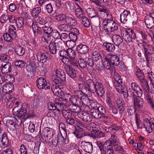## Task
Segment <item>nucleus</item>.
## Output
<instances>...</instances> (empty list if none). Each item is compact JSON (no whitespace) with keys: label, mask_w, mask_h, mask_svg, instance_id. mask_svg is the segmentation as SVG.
<instances>
[{"label":"nucleus","mask_w":154,"mask_h":154,"mask_svg":"<svg viewBox=\"0 0 154 154\" xmlns=\"http://www.w3.org/2000/svg\"><path fill=\"white\" fill-rule=\"evenodd\" d=\"M73 133L77 138H81L83 137V130L81 129H79L78 130H76L73 132Z\"/></svg>","instance_id":"13d9d810"},{"label":"nucleus","mask_w":154,"mask_h":154,"mask_svg":"<svg viewBox=\"0 0 154 154\" xmlns=\"http://www.w3.org/2000/svg\"><path fill=\"white\" fill-rule=\"evenodd\" d=\"M26 109L22 107L21 108L15 112V115L19 119H23L26 116Z\"/></svg>","instance_id":"f3484780"},{"label":"nucleus","mask_w":154,"mask_h":154,"mask_svg":"<svg viewBox=\"0 0 154 154\" xmlns=\"http://www.w3.org/2000/svg\"><path fill=\"white\" fill-rule=\"evenodd\" d=\"M78 52L80 54H83L87 53L89 50L88 47L86 45L83 44H79L76 48Z\"/></svg>","instance_id":"a878e982"},{"label":"nucleus","mask_w":154,"mask_h":154,"mask_svg":"<svg viewBox=\"0 0 154 154\" xmlns=\"http://www.w3.org/2000/svg\"><path fill=\"white\" fill-rule=\"evenodd\" d=\"M52 79L56 85L59 87H60V88H63V86L64 84L63 82H65L66 80L64 79L63 80V79L56 77L55 75H54L52 76Z\"/></svg>","instance_id":"aec40b11"},{"label":"nucleus","mask_w":154,"mask_h":154,"mask_svg":"<svg viewBox=\"0 0 154 154\" xmlns=\"http://www.w3.org/2000/svg\"><path fill=\"white\" fill-rule=\"evenodd\" d=\"M65 69L66 74L71 78L74 79L75 78L77 75V71L72 68L70 65H65Z\"/></svg>","instance_id":"1a4fd4ad"},{"label":"nucleus","mask_w":154,"mask_h":154,"mask_svg":"<svg viewBox=\"0 0 154 154\" xmlns=\"http://www.w3.org/2000/svg\"><path fill=\"white\" fill-rule=\"evenodd\" d=\"M36 57L38 61L42 63H45L48 60V57H47L46 54L41 52H37Z\"/></svg>","instance_id":"6ab92c4d"},{"label":"nucleus","mask_w":154,"mask_h":154,"mask_svg":"<svg viewBox=\"0 0 154 154\" xmlns=\"http://www.w3.org/2000/svg\"><path fill=\"white\" fill-rule=\"evenodd\" d=\"M90 130L91 132L94 134L99 130V126L94 123H91L90 124Z\"/></svg>","instance_id":"a18cd8bd"},{"label":"nucleus","mask_w":154,"mask_h":154,"mask_svg":"<svg viewBox=\"0 0 154 154\" xmlns=\"http://www.w3.org/2000/svg\"><path fill=\"white\" fill-rule=\"evenodd\" d=\"M87 12L88 16L90 18H92L96 16L97 17V15L95 11L92 8H88L87 10Z\"/></svg>","instance_id":"c03bdc74"},{"label":"nucleus","mask_w":154,"mask_h":154,"mask_svg":"<svg viewBox=\"0 0 154 154\" xmlns=\"http://www.w3.org/2000/svg\"><path fill=\"white\" fill-rule=\"evenodd\" d=\"M55 76L62 79L66 80L65 74L64 72L60 69H57L56 71Z\"/></svg>","instance_id":"473e14b6"},{"label":"nucleus","mask_w":154,"mask_h":154,"mask_svg":"<svg viewBox=\"0 0 154 154\" xmlns=\"http://www.w3.org/2000/svg\"><path fill=\"white\" fill-rule=\"evenodd\" d=\"M140 85L143 89L144 90L146 93L148 94L150 92H148L149 91V88L147 80L144 79L140 81Z\"/></svg>","instance_id":"2f4dec72"},{"label":"nucleus","mask_w":154,"mask_h":154,"mask_svg":"<svg viewBox=\"0 0 154 154\" xmlns=\"http://www.w3.org/2000/svg\"><path fill=\"white\" fill-rule=\"evenodd\" d=\"M5 81H7L10 83H13L14 82V78L12 75L8 74L5 75Z\"/></svg>","instance_id":"4d7b16f0"},{"label":"nucleus","mask_w":154,"mask_h":154,"mask_svg":"<svg viewBox=\"0 0 154 154\" xmlns=\"http://www.w3.org/2000/svg\"><path fill=\"white\" fill-rule=\"evenodd\" d=\"M3 36L4 40L5 41L7 42H11L13 40V38L14 37L12 35L11 36V34L7 33H5L4 34Z\"/></svg>","instance_id":"5fc2aeb1"},{"label":"nucleus","mask_w":154,"mask_h":154,"mask_svg":"<svg viewBox=\"0 0 154 154\" xmlns=\"http://www.w3.org/2000/svg\"><path fill=\"white\" fill-rule=\"evenodd\" d=\"M120 54H113L112 53L109 54V55L110 56L109 58H110L111 63H112V65L114 66H117L119 65L120 63Z\"/></svg>","instance_id":"ddd939ff"},{"label":"nucleus","mask_w":154,"mask_h":154,"mask_svg":"<svg viewBox=\"0 0 154 154\" xmlns=\"http://www.w3.org/2000/svg\"><path fill=\"white\" fill-rule=\"evenodd\" d=\"M37 85L40 89L45 90L50 89V84L49 82L43 78L40 77L36 81Z\"/></svg>","instance_id":"20e7f679"},{"label":"nucleus","mask_w":154,"mask_h":154,"mask_svg":"<svg viewBox=\"0 0 154 154\" xmlns=\"http://www.w3.org/2000/svg\"><path fill=\"white\" fill-rule=\"evenodd\" d=\"M14 86L11 83L6 84L2 88L3 92L6 94L10 93L14 90Z\"/></svg>","instance_id":"412c9836"},{"label":"nucleus","mask_w":154,"mask_h":154,"mask_svg":"<svg viewBox=\"0 0 154 154\" xmlns=\"http://www.w3.org/2000/svg\"><path fill=\"white\" fill-rule=\"evenodd\" d=\"M87 87L85 86L81 91H82L84 95H87L90 93H96L98 96L102 97L105 93V89L103 85L100 82L97 81L94 82L91 79H89L86 81Z\"/></svg>","instance_id":"f257e3e1"},{"label":"nucleus","mask_w":154,"mask_h":154,"mask_svg":"<svg viewBox=\"0 0 154 154\" xmlns=\"http://www.w3.org/2000/svg\"><path fill=\"white\" fill-rule=\"evenodd\" d=\"M11 65L10 63H7L2 65L1 69V71L3 74H6L11 71Z\"/></svg>","instance_id":"bb28decb"},{"label":"nucleus","mask_w":154,"mask_h":154,"mask_svg":"<svg viewBox=\"0 0 154 154\" xmlns=\"http://www.w3.org/2000/svg\"><path fill=\"white\" fill-rule=\"evenodd\" d=\"M15 66L21 68H25L26 66V63L22 60H18L15 61L14 63Z\"/></svg>","instance_id":"09e8293b"},{"label":"nucleus","mask_w":154,"mask_h":154,"mask_svg":"<svg viewBox=\"0 0 154 154\" xmlns=\"http://www.w3.org/2000/svg\"><path fill=\"white\" fill-rule=\"evenodd\" d=\"M92 58L94 61H97L98 60L102 59V57L99 51L96 50H93L92 52Z\"/></svg>","instance_id":"37998d69"},{"label":"nucleus","mask_w":154,"mask_h":154,"mask_svg":"<svg viewBox=\"0 0 154 154\" xmlns=\"http://www.w3.org/2000/svg\"><path fill=\"white\" fill-rule=\"evenodd\" d=\"M145 23L147 27L149 29H151L154 27V19L151 16L146 18Z\"/></svg>","instance_id":"cd10ccee"},{"label":"nucleus","mask_w":154,"mask_h":154,"mask_svg":"<svg viewBox=\"0 0 154 154\" xmlns=\"http://www.w3.org/2000/svg\"><path fill=\"white\" fill-rule=\"evenodd\" d=\"M99 11L101 13H100V14L101 16L103 15V17H109L111 16V14L110 13L109 11L106 9L105 8H100L99 9Z\"/></svg>","instance_id":"58836bf2"},{"label":"nucleus","mask_w":154,"mask_h":154,"mask_svg":"<svg viewBox=\"0 0 154 154\" xmlns=\"http://www.w3.org/2000/svg\"><path fill=\"white\" fill-rule=\"evenodd\" d=\"M143 125L148 133L154 131V122H151L147 118L144 119Z\"/></svg>","instance_id":"9d476101"},{"label":"nucleus","mask_w":154,"mask_h":154,"mask_svg":"<svg viewBox=\"0 0 154 154\" xmlns=\"http://www.w3.org/2000/svg\"><path fill=\"white\" fill-rule=\"evenodd\" d=\"M131 89L135 92L138 96L141 97L143 91L139 85L136 82H132L131 85Z\"/></svg>","instance_id":"4468645a"},{"label":"nucleus","mask_w":154,"mask_h":154,"mask_svg":"<svg viewBox=\"0 0 154 154\" xmlns=\"http://www.w3.org/2000/svg\"><path fill=\"white\" fill-rule=\"evenodd\" d=\"M9 17L7 13L2 15L0 18L1 22L2 23H6L8 20Z\"/></svg>","instance_id":"0e129e2a"},{"label":"nucleus","mask_w":154,"mask_h":154,"mask_svg":"<svg viewBox=\"0 0 154 154\" xmlns=\"http://www.w3.org/2000/svg\"><path fill=\"white\" fill-rule=\"evenodd\" d=\"M80 67L82 69L87 68L88 71L90 70L94 65L93 60L90 58L85 59L80 58L78 61Z\"/></svg>","instance_id":"f03ea898"},{"label":"nucleus","mask_w":154,"mask_h":154,"mask_svg":"<svg viewBox=\"0 0 154 154\" xmlns=\"http://www.w3.org/2000/svg\"><path fill=\"white\" fill-rule=\"evenodd\" d=\"M16 53L19 56H22L25 52L24 48L21 46H17L15 48Z\"/></svg>","instance_id":"ea45409f"},{"label":"nucleus","mask_w":154,"mask_h":154,"mask_svg":"<svg viewBox=\"0 0 154 154\" xmlns=\"http://www.w3.org/2000/svg\"><path fill=\"white\" fill-rule=\"evenodd\" d=\"M66 106L64 103H62L60 101L58 100L55 102V109H57L58 111H60L62 109H65Z\"/></svg>","instance_id":"72a5a7b5"},{"label":"nucleus","mask_w":154,"mask_h":154,"mask_svg":"<svg viewBox=\"0 0 154 154\" xmlns=\"http://www.w3.org/2000/svg\"><path fill=\"white\" fill-rule=\"evenodd\" d=\"M97 109L100 116H101V117H102L107 119H108V117L105 115L106 110L105 108L103 106H100L97 108Z\"/></svg>","instance_id":"49530a36"},{"label":"nucleus","mask_w":154,"mask_h":154,"mask_svg":"<svg viewBox=\"0 0 154 154\" xmlns=\"http://www.w3.org/2000/svg\"><path fill=\"white\" fill-rule=\"evenodd\" d=\"M116 103L119 113H122L125 109V102L122 99H119L117 100Z\"/></svg>","instance_id":"5701e85b"},{"label":"nucleus","mask_w":154,"mask_h":154,"mask_svg":"<svg viewBox=\"0 0 154 154\" xmlns=\"http://www.w3.org/2000/svg\"><path fill=\"white\" fill-rule=\"evenodd\" d=\"M42 134L43 136L45 137L47 139H50L54 135H55V134L53 133V132L52 131H48L46 129H44L42 131Z\"/></svg>","instance_id":"4c0bfd02"},{"label":"nucleus","mask_w":154,"mask_h":154,"mask_svg":"<svg viewBox=\"0 0 154 154\" xmlns=\"http://www.w3.org/2000/svg\"><path fill=\"white\" fill-rule=\"evenodd\" d=\"M101 60L103 66L107 70H109L111 69L112 64L111 63V60L110 59L105 57L102 58Z\"/></svg>","instance_id":"393cba45"},{"label":"nucleus","mask_w":154,"mask_h":154,"mask_svg":"<svg viewBox=\"0 0 154 154\" xmlns=\"http://www.w3.org/2000/svg\"><path fill=\"white\" fill-rule=\"evenodd\" d=\"M141 97H137L134 100V106L136 109L140 108L143 106L144 102Z\"/></svg>","instance_id":"a211bd4d"},{"label":"nucleus","mask_w":154,"mask_h":154,"mask_svg":"<svg viewBox=\"0 0 154 154\" xmlns=\"http://www.w3.org/2000/svg\"><path fill=\"white\" fill-rule=\"evenodd\" d=\"M67 57L68 56L70 58L72 59L75 57L76 53L75 51L72 48H69L67 49Z\"/></svg>","instance_id":"8fccbe9b"},{"label":"nucleus","mask_w":154,"mask_h":154,"mask_svg":"<svg viewBox=\"0 0 154 154\" xmlns=\"http://www.w3.org/2000/svg\"><path fill=\"white\" fill-rule=\"evenodd\" d=\"M109 141L110 144L112 145H116L117 144H119V140L117 136L114 135H111V138L108 141Z\"/></svg>","instance_id":"f704fd0d"},{"label":"nucleus","mask_w":154,"mask_h":154,"mask_svg":"<svg viewBox=\"0 0 154 154\" xmlns=\"http://www.w3.org/2000/svg\"><path fill=\"white\" fill-rule=\"evenodd\" d=\"M82 149L85 151L90 153L93 150V145L89 142H82L81 143Z\"/></svg>","instance_id":"2eb2a0df"},{"label":"nucleus","mask_w":154,"mask_h":154,"mask_svg":"<svg viewBox=\"0 0 154 154\" xmlns=\"http://www.w3.org/2000/svg\"><path fill=\"white\" fill-rule=\"evenodd\" d=\"M60 45L61 43L57 42L56 40L55 41V42H50L49 48L50 53L52 54H55L56 53L57 48H60Z\"/></svg>","instance_id":"6e6552de"},{"label":"nucleus","mask_w":154,"mask_h":154,"mask_svg":"<svg viewBox=\"0 0 154 154\" xmlns=\"http://www.w3.org/2000/svg\"><path fill=\"white\" fill-rule=\"evenodd\" d=\"M75 93L74 97L73 98L72 100L77 104L80 106H83L84 104L83 101L82 100L83 98L84 94H83L81 90H76L74 91Z\"/></svg>","instance_id":"39448f33"},{"label":"nucleus","mask_w":154,"mask_h":154,"mask_svg":"<svg viewBox=\"0 0 154 154\" xmlns=\"http://www.w3.org/2000/svg\"><path fill=\"white\" fill-rule=\"evenodd\" d=\"M112 38V40L114 43L117 46L119 45L123 42L122 38L119 35H114Z\"/></svg>","instance_id":"c756f323"},{"label":"nucleus","mask_w":154,"mask_h":154,"mask_svg":"<svg viewBox=\"0 0 154 154\" xmlns=\"http://www.w3.org/2000/svg\"><path fill=\"white\" fill-rule=\"evenodd\" d=\"M95 103L93 101H91V105L92 107L94 108V109L91 110L90 113L92 117H93L95 119H100L101 118V116H100V114L97 109H95V106H94Z\"/></svg>","instance_id":"f8f14e48"},{"label":"nucleus","mask_w":154,"mask_h":154,"mask_svg":"<svg viewBox=\"0 0 154 154\" xmlns=\"http://www.w3.org/2000/svg\"><path fill=\"white\" fill-rule=\"evenodd\" d=\"M62 88H60V87L56 85H53L51 86V89L53 93L56 95H58L61 91V89Z\"/></svg>","instance_id":"de8ad7c7"},{"label":"nucleus","mask_w":154,"mask_h":154,"mask_svg":"<svg viewBox=\"0 0 154 154\" xmlns=\"http://www.w3.org/2000/svg\"><path fill=\"white\" fill-rule=\"evenodd\" d=\"M139 43L141 45L142 50H144V54L154 53V48L152 46L144 42V41L142 43Z\"/></svg>","instance_id":"0eeeda50"},{"label":"nucleus","mask_w":154,"mask_h":154,"mask_svg":"<svg viewBox=\"0 0 154 154\" xmlns=\"http://www.w3.org/2000/svg\"><path fill=\"white\" fill-rule=\"evenodd\" d=\"M130 16L131 14L130 11L125 10L120 14V20L121 23L123 24L126 23Z\"/></svg>","instance_id":"9b49d317"},{"label":"nucleus","mask_w":154,"mask_h":154,"mask_svg":"<svg viewBox=\"0 0 154 154\" xmlns=\"http://www.w3.org/2000/svg\"><path fill=\"white\" fill-rule=\"evenodd\" d=\"M65 20L68 24L70 23L72 25H75V19L69 16H66Z\"/></svg>","instance_id":"052dcab7"},{"label":"nucleus","mask_w":154,"mask_h":154,"mask_svg":"<svg viewBox=\"0 0 154 154\" xmlns=\"http://www.w3.org/2000/svg\"><path fill=\"white\" fill-rule=\"evenodd\" d=\"M16 22L18 28H22L24 25V19L22 17H19L16 20Z\"/></svg>","instance_id":"603ef678"},{"label":"nucleus","mask_w":154,"mask_h":154,"mask_svg":"<svg viewBox=\"0 0 154 154\" xmlns=\"http://www.w3.org/2000/svg\"><path fill=\"white\" fill-rule=\"evenodd\" d=\"M41 145V143L40 142L37 141L35 144L34 146L33 152L35 154H38L39 152V147Z\"/></svg>","instance_id":"69168bd1"},{"label":"nucleus","mask_w":154,"mask_h":154,"mask_svg":"<svg viewBox=\"0 0 154 154\" xmlns=\"http://www.w3.org/2000/svg\"><path fill=\"white\" fill-rule=\"evenodd\" d=\"M9 33L11 34L13 36L16 37L17 30L15 26L13 25H10L9 26Z\"/></svg>","instance_id":"3c124183"},{"label":"nucleus","mask_w":154,"mask_h":154,"mask_svg":"<svg viewBox=\"0 0 154 154\" xmlns=\"http://www.w3.org/2000/svg\"><path fill=\"white\" fill-rule=\"evenodd\" d=\"M58 27L60 30L63 31L69 32L71 30V26L69 24H62L59 25Z\"/></svg>","instance_id":"e433bc0d"},{"label":"nucleus","mask_w":154,"mask_h":154,"mask_svg":"<svg viewBox=\"0 0 154 154\" xmlns=\"http://www.w3.org/2000/svg\"><path fill=\"white\" fill-rule=\"evenodd\" d=\"M2 130L0 128V143H2L3 145L7 146L8 144L9 141L8 136L6 133L4 132L2 134Z\"/></svg>","instance_id":"dca6fc26"},{"label":"nucleus","mask_w":154,"mask_h":154,"mask_svg":"<svg viewBox=\"0 0 154 154\" xmlns=\"http://www.w3.org/2000/svg\"><path fill=\"white\" fill-rule=\"evenodd\" d=\"M42 28L44 32V34H51L53 32V29L51 27L45 25L42 27Z\"/></svg>","instance_id":"864d4df0"},{"label":"nucleus","mask_w":154,"mask_h":154,"mask_svg":"<svg viewBox=\"0 0 154 154\" xmlns=\"http://www.w3.org/2000/svg\"><path fill=\"white\" fill-rule=\"evenodd\" d=\"M79 20H82V22L83 25L86 27H88L90 25V23L88 18L86 17L85 16L83 17L82 18H80Z\"/></svg>","instance_id":"6e6d98bb"},{"label":"nucleus","mask_w":154,"mask_h":154,"mask_svg":"<svg viewBox=\"0 0 154 154\" xmlns=\"http://www.w3.org/2000/svg\"><path fill=\"white\" fill-rule=\"evenodd\" d=\"M62 112V116L64 118L66 119L67 117L72 116V114L69 111V110L62 109L61 111Z\"/></svg>","instance_id":"bf43d9fd"},{"label":"nucleus","mask_w":154,"mask_h":154,"mask_svg":"<svg viewBox=\"0 0 154 154\" xmlns=\"http://www.w3.org/2000/svg\"><path fill=\"white\" fill-rule=\"evenodd\" d=\"M82 106L77 104L76 103L75 104H71L69 106V110L72 112L77 113L78 114L80 112V106L82 107Z\"/></svg>","instance_id":"c85d7f7f"},{"label":"nucleus","mask_w":154,"mask_h":154,"mask_svg":"<svg viewBox=\"0 0 154 154\" xmlns=\"http://www.w3.org/2000/svg\"><path fill=\"white\" fill-rule=\"evenodd\" d=\"M75 14L77 18L79 19L85 16L82 8H77L75 10Z\"/></svg>","instance_id":"c9c22d12"},{"label":"nucleus","mask_w":154,"mask_h":154,"mask_svg":"<svg viewBox=\"0 0 154 154\" xmlns=\"http://www.w3.org/2000/svg\"><path fill=\"white\" fill-rule=\"evenodd\" d=\"M104 48L108 52H113L115 49V47L114 45L110 43H104L103 44Z\"/></svg>","instance_id":"b1692460"},{"label":"nucleus","mask_w":154,"mask_h":154,"mask_svg":"<svg viewBox=\"0 0 154 154\" xmlns=\"http://www.w3.org/2000/svg\"><path fill=\"white\" fill-rule=\"evenodd\" d=\"M113 20H109L108 18H105L104 19L103 22V24L104 30L106 32L108 31V30L113 24Z\"/></svg>","instance_id":"4be33fe9"},{"label":"nucleus","mask_w":154,"mask_h":154,"mask_svg":"<svg viewBox=\"0 0 154 154\" xmlns=\"http://www.w3.org/2000/svg\"><path fill=\"white\" fill-rule=\"evenodd\" d=\"M118 29V24L116 23L114 21L113 24L108 30V31L106 32L107 34H110L111 33L114 32H115Z\"/></svg>","instance_id":"a19ab883"},{"label":"nucleus","mask_w":154,"mask_h":154,"mask_svg":"<svg viewBox=\"0 0 154 154\" xmlns=\"http://www.w3.org/2000/svg\"><path fill=\"white\" fill-rule=\"evenodd\" d=\"M59 128H61L62 129V130H63V134H64L66 135V137H63L61 133V136L63 138V142H65L66 141V140L67 141V142H68V138H66L67 137V132L66 131V130L65 129V125L63 123H60L59 125Z\"/></svg>","instance_id":"79ce46f5"},{"label":"nucleus","mask_w":154,"mask_h":154,"mask_svg":"<svg viewBox=\"0 0 154 154\" xmlns=\"http://www.w3.org/2000/svg\"><path fill=\"white\" fill-rule=\"evenodd\" d=\"M0 59L1 60L7 63H9V61L10 59V57L8 55L3 54L0 57Z\"/></svg>","instance_id":"338daca9"},{"label":"nucleus","mask_w":154,"mask_h":154,"mask_svg":"<svg viewBox=\"0 0 154 154\" xmlns=\"http://www.w3.org/2000/svg\"><path fill=\"white\" fill-rule=\"evenodd\" d=\"M51 34H43L42 35V40L44 42H45L48 43L50 41L49 38L51 35Z\"/></svg>","instance_id":"e2e57ef3"},{"label":"nucleus","mask_w":154,"mask_h":154,"mask_svg":"<svg viewBox=\"0 0 154 154\" xmlns=\"http://www.w3.org/2000/svg\"><path fill=\"white\" fill-rule=\"evenodd\" d=\"M79 117L85 122H90L92 120V117L90 113L85 111H81L78 113Z\"/></svg>","instance_id":"423d86ee"},{"label":"nucleus","mask_w":154,"mask_h":154,"mask_svg":"<svg viewBox=\"0 0 154 154\" xmlns=\"http://www.w3.org/2000/svg\"><path fill=\"white\" fill-rule=\"evenodd\" d=\"M121 35L124 40L128 43L132 41V39H135L136 37L134 31L130 29L123 31L121 32Z\"/></svg>","instance_id":"7ed1b4c3"},{"label":"nucleus","mask_w":154,"mask_h":154,"mask_svg":"<svg viewBox=\"0 0 154 154\" xmlns=\"http://www.w3.org/2000/svg\"><path fill=\"white\" fill-rule=\"evenodd\" d=\"M66 17L64 15L61 14L56 16L55 18L58 21H62L66 19Z\"/></svg>","instance_id":"774afa93"},{"label":"nucleus","mask_w":154,"mask_h":154,"mask_svg":"<svg viewBox=\"0 0 154 154\" xmlns=\"http://www.w3.org/2000/svg\"><path fill=\"white\" fill-rule=\"evenodd\" d=\"M16 125V123L13 120H7L6 123V126L11 131H13L15 129Z\"/></svg>","instance_id":"7c9ffc66"},{"label":"nucleus","mask_w":154,"mask_h":154,"mask_svg":"<svg viewBox=\"0 0 154 154\" xmlns=\"http://www.w3.org/2000/svg\"><path fill=\"white\" fill-rule=\"evenodd\" d=\"M75 41L72 40H68L66 41V45L69 48H73L75 45Z\"/></svg>","instance_id":"680f3d73"}]
</instances>
